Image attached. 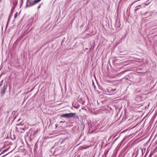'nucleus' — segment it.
<instances>
[{
  "instance_id": "obj_1",
  "label": "nucleus",
  "mask_w": 157,
  "mask_h": 157,
  "mask_svg": "<svg viewBox=\"0 0 157 157\" xmlns=\"http://www.w3.org/2000/svg\"><path fill=\"white\" fill-rule=\"evenodd\" d=\"M41 0H34L33 1H32L30 0H27V3L30 4V6H32L39 2Z\"/></svg>"
},
{
  "instance_id": "obj_2",
  "label": "nucleus",
  "mask_w": 157,
  "mask_h": 157,
  "mask_svg": "<svg viewBox=\"0 0 157 157\" xmlns=\"http://www.w3.org/2000/svg\"><path fill=\"white\" fill-rule=\"evenodd\" d=\"M75 114H76L75 113H68V118L73 117L75 115Z\"/></svg>"
},
{
  "instance_id": "obj_3",
  "label": "nucleus",
  "mask_w": 157,
  "mask_h": 157,
  "mask_svg": "<svg viewBox=\"0 0 157 157\" xmlns=\"http://www.w3.org/2000/svg\"><path fill=\"white\" fill-rule=\"evenodd\" d=\"M7 89V86H6V87H5L4 86V88L2 89V90L1 91V94L2 95H3L6 92V90Z\"/></svg>"
},
{
  "instance_id": "obj_4",
  "label": "nucleus",
  "mask_w": 157,
  "mask_h": 157,
  "mask_svg": "<svg viewBox=\"0 0 157 157\" xmlns=\"http://www.w3.org/2000/svg\"><path fill=\"white\" fill-rule=\"evenodd\" d=\"M60 117H61L68 118V113L62 114L61 115Z\"/></svg>"
},
{
  "instance_id": "obj_5",
  "label": "nucleus",
  "mask_w": 157,
  "mask_h": 157,
  "mask_svg": "<svg viewBox=\"0 0 157 157\" xmlns=\"http://www.w3.org/2000/svg\"><path fill=\"white\" fill-rule=\"evenodd\" d=\"M8 150V149H6V150H4V151H3L0 154V155H1L2 154H4V153H5V152H6V151H7Z\"/></svg>"
},
{
  "instance_id": "obj_6",
  "label": "nucleus",
  "mask_w": 157,
  "mask_h": 157,
  "mask_svg": "<svg viewBox=\"0 0 157 157\" xmlns=\"http://www.w3.org/2000/svg\"><path fill=\"white\" fill-rule=\"evenodd\" d=\"M17 15H18V13L17 12L15 13V14L14 15V19H15L17 17Z\"/></svg>"
},
{
  "instance_id": "obj_7",
  "label": "nucleus",
  "mask_w": 157,
  "mask_h": 157,
  "mask_svg": "<svg viewBox=\"0 0 157 157\" xmlns=\"http://www.w3.org/2000/svg\"><path fill=\"white\" fill-rule=\"evenodd\" d=\"M138 9H139L138 8H137L136 9H135V11H136Z\"/></svg>"
},
{
  "instance_id": "obj_8",
  "label": "nucleus",
  "mask_w": 157,
  "mask_h": 157,
  "mask_svg": "<svg viewBox=\"0 0 157 157\" xmlns=\"http://www.w3.org/2000/svg\"><path fill=\"white\" fill-rule=\"evenodd\" d=\"M140 5H138V6H137L136 7H136H140Z\"/></svg>"
},
{
  "instance_id": "obj_9",
  "label": "nucleus",
  "mask_w": 157,
  "mask_h": 157,
  "mask_svg": "<svg viewBox=\"0 0 157 157\" xmlns=\"http://www.w3.org/2000/svg\"><path fill=\"white\" fill-rule=\"evenodd\" d=\"M40 7V6H39V7H38V8H39Z\"/></svg>"
}]
</instances>
